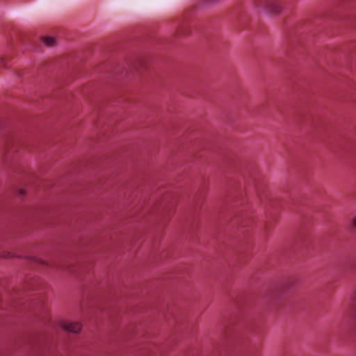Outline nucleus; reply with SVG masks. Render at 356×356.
Returning <instances> with one entry per match:
<instances>
[{
  "label": "nucleus",
  "instance_id": "6",
  "mask_svg": "<svg viewBox=\"0 0 356 356\" xmlns=\"http://www.w3.org/2000/svg\"><path fill=\"white\" fill-rule=\"evenodd\" d=\"M145 354L147 355L146 356H155L152 350L147 351Z\"/></svg>",
  "mask_w": 356,
  "mask_h": 356
},
{
  "label": "nucleus",
  "instance_id": "1",
  "mask_svg": "<svg viewBox=\"0 0 356 356\" xmlns=\"http://www.w3.org/2000/svg\"><path fill=\"white\" fill-rule=\"evenodd\" d=\"M257 7L270 14H277L281 11V6L277 0H255Z\"/></svg>",
  "mask_w": 356,
  "mask_h": 356
},
{
  "label": "nucleus",
  "instance_id": "9",
  "mask_svg": "<svg viewBox=\"0 0 356 356\" xmlns=\"http://www.w3.org/2000/svg\"><path fill=\"white\" fill-rule=\"evenodd\" d=\"M218 0H210L211 2H215V1H217Z\"/></svg>",
  "mask_w": 356,
  "mask_h": 356
},
{
  "label": "nucleus",
  "instance_id": "4",
  "mask_svg": "<svg viewBox=\"0 0 356 356\" xmlns=\"http://www.w3.org/2000/svg\"><path fill=\"white\" fill-rule=\"evenodd\" d=\"M6 67V63L3 57H0V69L4 68Z\"/></svg>",
  "mask_w": 356,
  "mask_h": 356
},
{
  "label": "nucleus",
  "instance_id": "5",
  "mask_svg": "<svg viewBox=\"0 0 356 356\" xmlns=\"http://www.w3.org/2000/svg\"><path fill=\"white\" fill-rule=\"evenodd\" d=\"M351 225L353 228H356V216L352 219Z\"/></svg>",
  "mask_w": 356,
  "mask_h": 356
},
{
  "label": "nucleus",
  "instance_id": "3",
  "mask_svg": "<svg viewBox=\"0 0 356 356\" xmlns=\"http://www.w3.org/2000/svg\"><path fill=\"white\" fill-rule=\"evenodd\" d=\"M43 42L46 45H47L49 47L53 46L55 43L54 38H51V37H44L43 38Z\"/></svg>",
  "mask_w": 356,
  "mask_h": 356
},
{
  "label": "nucleus",
  "instance_id": "10",
  "mask_svg": "<svg viewBox=\"0 0 356 356\" xmlns=\"http://www.w3.org/2000/svg\"><path fill=\"white\" fill-rule=\"evenodd\" d=\"M355 299H356V292H355Z\"/></svg>",
  "mask_w": 356,
  "mask_h": 356
},
{
  "label": "nucleus",
  "instance_id": "2",
  "mask_svg": "<svg viewBox=\"0 0 356 356\" xmlns=\"http://www.w3.org/2000/svg\"><path fill=\"white\" fill-rule=\"evenodd\" d=\"M61 327L65 330L72 333H78L81 330V325L78 322H63Z\"/></svg>",
  "mask_w": 356,
  "mask_h": 356
},
{
  "label": "nucleus",
  "instance_id": "7",
  "mask_svg": "<svg viewBox=\"0 0 356 356\" xmlns=\"http://www.w3.org/2000/svg\"><path fill=\"white\" fill-rule=\"evenodd\" d=\"M24 194H25V191H24V189H20V190H19V195H24Z\"/></svg>",
  "mask_w": 356,
  "mask_h": 356
},
{
  "label": "nucleus",
  "instance_id": "8",
  "mask_svg": "<svg viewBox=\"0 0 356 356\" xmlns=\"http://www.w3.org/2000/svg\"><path fill=\"white\" fill-rule=\"evenodd\" d=\"M3 257H13V255L11 254V253L8 252L7 254L3 255Z\"/></svg>",
  "mask_w": 356,
  "mask_h": 356
}]
</instances>
